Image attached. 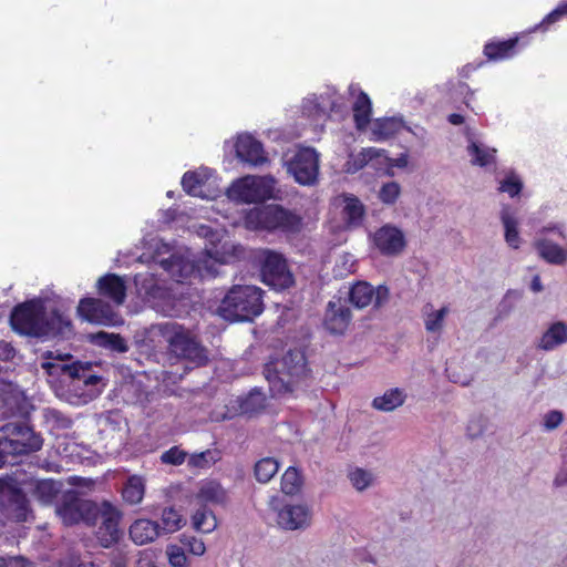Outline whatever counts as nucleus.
<instances>
[{"label":"nucleus","instance_id":"f257e3e1","mask_svg":"<svg viewBox=\"0 0 567 567\" xmlns=\"http://www.w3.org/2000/svg\"><path fill=\"white\" fill-rule=\"evenodd\" d=\"M10 324L19 334L35 338L63 336L72 330L71 320L58 309L48 317L41 299L17 305L11 311Z\"/></svg>","mask_w":567,"mask_h":567},{"label":"nucleus","instance_id":"f03ea898","mask_svg":"<svg viewBox=\"0 0 567 567\" xmlns=\"http://www.w3.org/2000/svg\"><path fill=\"white\" fill-rule=\"evenodd\" d=\"M309 372L307 359L299 350H289L280 360L270 361L264 368L271 391L277 393L292 392Z\"/></svg>","mask_w":567,"mask_h":567},{"label":"nucleus","instance_id":"7ed1b4c3","mask_svg":"<svg viewBox=\"0 0 567 567\" xmlns=\"http://www.w3.org/2000/svg\"><path fill=\"white\" fill-rule=\"evenodd\" d=\"M244 225L249 230L293 234L300 230L302 219L278 204H268L249 209L244 216Z\"/></svg>","mask_w":567,"mask_h":567},{"label":"nucleus","instance_id":"20e7f679","mask_svg":"<svg viewBox=\"0 0 567 567\" xmlns=\"http://www.w3.org/2000/svg\"><path fill=\"white\" fill-rule=\"evenodd\" d=\"M262 310V290L256 286H234L219 306L220 316L230 321H250Z\"/></svg>","mask_w":567,"mask_h":567},{"label":"nucleus","instance_id":"39448f33","mask_svg":"<svg viewBox=\"0 0 567 567\" xmlns=\"http://www.w3.org/2000/svg\"><path fill=\"white\" fill-rule=\"evenodd\" d=\"M162 334L168 343L169 351L195 367H204L208 362L207 350L185 327L168 322L162 327Z\"/></svg>","mask_w":567,"mask_h":567},{"label":"nucleus","instance_id":"423d86ee","mask_svg":"<svg viewBox=\"0 0 567 567\" xmlns=\"http://www.w3.org/2000/svg\"><path fill=\"white\" fill-rule=\"evenodd\" d=\"M0 445H3L14 460L40 451L43 439L27 422H9L0 427Z\"/></svg>","mask_w":567,"mask_h":567},{"label":"nucleus","instance_id":"0eeeda50","mask_svg":"<svg viewBox=\"0 0 567 567\" xmlns=\"http://www.w3.org/2000/svg\"><path fill=\"white\" fill-rule=\"evenodd\" d=\"M254 262L259 267L261 280L277 290L287 289L295 284L287 260L282 254L268 248L254 252Z\"/></svg>","mask_w":567,"mask_h":567},{"label":"nucleus","instance_id":"6e6552de","mask_svg":"<svg viewBox=\"0 0 567 567\" xmlns=\"http://www.w3.org/2000/svg\"><path fill=\"white\" fill-rule=\"evenodd\" d=\"M0 512L9 520L22 523L31 513L29 499L12 477L0 478Z\"/></svg>","mask_w":567,"mask_h":567},{"label":"nucleus","instance_id":"1a4fd4ad","mask_svg":"<svg viewBox=\"0 0 567 567\" xmlns=\"http://www.w3.org/2000/svg\"><path fill=\"white\" fill-rule=\"evenodd\" d=\"M56 513L65 526L84 523L87 526L96 525L99 505L92 501L81 498L76 493L70 492L63 496L56 507Z\"/></svg>","mask_w":567,"mask_h":567},{"label":"nucleus","instance_id":"9d476101","mask_svg":"<svg viewBox=\"0 0 567 567\" xmlns=\"http://www.w3.org/2000/svg\"><path fill=\"white\" fill-rule=\"evenodd\" d=\"M288 172L300 185H312L319 174V156L311 147L300 148L287 163Z\"/></svg>","mask_w":567,"mask_h":567},{"label":"nucleus","instance_id":"9b49d317","mask_svg":"<svg viewBox=\"0 0 567 567\" xmlns=\"http://www.w3.org/2000/svg\"><path fill=\"white\" fill-rule=\"evenodd\" d=\"M122 514L110 502L104 501L99 505L96 523L100 522L96 530V538L101 546L107 548L118 542L121 536L120 520Z\"/></svg>","mask_w":567,"mask_h":567},{"label":"nucleus","instance_id":"f8f14e48","mask_svg":"<svg viewBox=\"0 0 567 567\" xmlns=\"http://www.w3.org/2000/svg\"><path fill=\"white\" fill-rule=\"evenodd\" d=\"M390 299V289L385 285L373 287L368 281H357L349 289V301L357 309L373 305L375 309L382 308Z\"/></svg>","mask_w":567,"mask_h":567},{"label":"nucleus","instance_id":"ddd939ff","mask_svg":"<svg viewBox=\"0 0 567 567\" xmlns=\"http://www.w3.org/2000/svg\"><path fill=\"white\" fill-rule=\"evenodd\" d=\"M79 316L90 322L95 324L109 326L113 323V318L115 316L110 303L103 301L97 298H82L78 306Z\"/></svg>","mask_w":567,"mask_h":567},{"label":"nucleus","instance_id":"4468645a","mask_svg":"<svg viewBox=\"0 0 567 567\" xmlns=\"http://www.w3.org/2000/svg\"><path fill=\"white\" fill-rule=\"evenodd\" d=\"M525 35H516L506 40L493 38L484 44L483 54L487 61L498 62L516 55L526 45Z\"/></svg>","mask_w":567,"mask_h":567},{"label":"nucleus","instance_id":"2eb2a0df","mask_svg":"<svg viewBox=\"0 0 567 567\" xmlns=\"http://www.w3.org/2000/svg\"><path fill=\"white\" fill-rule=\"evenodd\" d=\"M42 368L47 370L49 374L61 372V374L68 375L72 380L81 381L85 385H95L101 380L99 375L92 373L90 363H82L80 361L72 363L43 362Z\"/></svg>","mask_w":567,"mask_h":567},{"label":"nucleus","instance_id":"dca6fc26","mask_svg":"<svg viewBox=\"0 0 567 567\" xmlns=\"http://www.w3.org/2000/svg\"><path fill=\"white\" fill-rule=\"evenodd\" d=\"M233 190L245 203H257L271 197V186L266 178L245 177L234 184Z\"/></svg>","mask_w":567,"mask_h":567},{"label":"nucleus","instance_id":"f3484780","mask_svg":"<svg viewBox=\"0 0 567 567\" xmlns=\"http://www.w3.org/2000/svg\"><path fill=\"white\" fill-rule=\"evenodd\" d=\"M352 320V313L349 307L341 302V299L337 301L330 300L327 305L323 327L331 334H344L348 330Z\"/></svg>","mask_w":567,"mask_h":567},{"label":"nucleus","instance_id":"a211bd4d","mask_svg":"<svg viewBox=\"0 0 567 567\" xmlns=\"http://www.w3.org/2000/svg\"><path fill=\"white\" fill-rule=\"evenodd\" d=\"M373 243L379 251L385 256H396L401 254L406 246L403 233L391 225L379 228L374 233Z\"/></svg>","mask_w":567,"mask_h":567},{"label":"nucleus","instance_id":"6ab92c4d","mask_svg":"<svg viewBox=\"0 0 567 567\" xmlns=\"http://www.w3.org/2000/svg\"><path fill=\"white\" fill-rule=\"evenodd\" d=\"M235 151L237 157L241 162L248 163L252 166H259L268 162L262 143L250 134H243L238 136L235 144Z\"/></svg>","mask_w":567,"mask_h":567},{"label":"nucleus","instance_id":"aec40b11","mask_svg":"<svg viewBox=\"0 0 567 567\" xmlns=\"http://www.w3.org/2000/svg\"><path fill=\"white\" fill-rule=\"evenodd\" d=\"M277 523L287 530L305 529L310 526L311 512L306 505H286L278 512Z\"/></svg>","mask_w":567,"mask_h":567},{"label":"nucleus","instance_id":"412c9836","mask_svg":"<svg viewBox=\"0 0 567 567\" xmlns=\"http://www.w3.org/2000/svg\"><path fill=\"white\" fill-rule=\"evenodd\" d=\"M97 293L112 300L116 305H122L126 298L125 281L116 274H106L96 282Z\"/></svg>","mask_w":567,"mask_h":567},{"label":"nucleus","instance_id":"4be33fe9","mask_svg":"<svg viewBox=\"0 0 567 567\" xmlns=\"http://www.w3.org/2000/svg\"><path fill=\"white\" fill-rule=\"evenodd\" d=\"M210 177L212 171L206 167L187 171L182 177V187L186 194L193 197L206 198L204 187Z\"/></svg>","mask_w":567,"mask_h":567},{"label":"nucleus","instance_id":"5701e85b","mask_svg":"<svg viewBox=\"0 0 567 567\" xmlns=\"http://www.w3.org/2000/svg\"><path fill=\"white\" fill-rule=\"evenodd\" d=\"M161 534L159 524L152 519L140 518L130 526V537L137 545L154 542Z\"/></svg>","mask_w":567,"mask_h":567},{"label":"nucleus","instance_id":"b1692460","mask_svg":"<svg viewBox=\"0 0 567 567\" xmlns=\"http://www.w3.org/2000/svg\"><path fill=\"white\" fill-rule=\"evenodd\" d=\"M227 491L215 480L205 481L196 493V499L200 505H223L227 502Z\"/></svg>","mask_w":567,"mask_h":567},{"label":"nucleus","instance_id":"393cba45","mask_svg":"<svg viewBox=\"0 0 567 567\" xmlns=\"http://www.w3.org/2000/svg\"><path fill=\"white\" fill-rule=\"evenodd\" d=\"M161 266L177 282H183L195 272V265L183 256L172 255L161 261Z\"/></svg>","mask_w":567,"mask_h":567},{"label":"nucleus","instance_id":"a878e982","mask_svg":"<svg viewBox=\"0 0 567 567\" xmlns=\"http://www.w3.org/2000/svg\"><path fill=\"white\" fill-rule=\"evenodd\" d=\"M567 342V323L563 321L554 322L543 333L538 348L545 351L554 350L555 348Z\"/></svg>","mask_w":567,"mask_h":567},{"label":"nucleus","instance_id":"bb28decb","mask_svg":"<svg viewBox=\"0 0 567 567\" xmlns=\"http://www.w3.org/2000/svg\"><path fill=\"white\" fill-rule=\"evenodd\" d=\"M534 247L548 264L563 265L567 260V250L549 239H537Z\"/></svg>","mask_w":567,"mask_h":567},{"label":"nucleus","instance_id":"cd10ccee","mask_svg":"<svg viewBox=\"0 0 567 567\" xmlns=\"http://www.w3.org/2000/svg\"><path fill=\"white\" fill-rule=\"evenodd\" d=\"M352 112L353 121L357 128H365L371 121L372 113V103L369 95L365 92L360 91L353 103Z\"/></svg>","mask_w":567,"mask_h":567},{"label":"nucleus","instance_id":"c85d7f7f","mask_svg":"<svg viewBox=\"0 0 567 567\" xmlns=\"http://www.w3.org/2000/svg\"><path fill=\"white\" fill-rule=\"evenodd\" d=\"M364 215L365 207L362 202L354 195H346L342 216L347 225L354 227L360 226Z\"/></svg>","mask_w":567,"mask_h":567},{"label":"nucleus","instance_id":"c756f323","mask_svg":"<svg viewBox=\"0 0 567 567\" xmlns=\"http://www.w3.org/2000/svg\"><path fill=\"white\" fill-rule=\"evenodd\" d=\"M471 156V164L474 166L486 167L496 163V150L471 141L466 147Z\"/></svg>","mask_w":567,"mask_h":567},{"label":"nucleus","instance_id":"7c9ffc66","mask_svg":"<svg viewBox=\"0 0 567 567\" xmlns=\"http://www.w3.org/2000/svg\"><path fill=\"white\" fill-rule=\"evenodd\" d=\"M145 494V482L142 476L132 475L125 482L122 488V497L130 505H137L142 502Z\"/></svg>","mask_w":567,"mask_h":567},{"label":"nucleus","instance_id":"2f4dec72","mask_svg":"<svg viewBox=\"0 0 567 567\" xmlns=\"http://www.w3.org/2000/svg\"><path fill=\"white\" fill-rule=\"evenodd\" d=\"M404 401V392L399 388H394L388 390L383 395L374 398L372 406L379 411L391 412L401 406Z\"/></svg>","mask_w":567,"mask_h":567},{"label":"nucleus","instance_id":"473e14b6","mask_svg":"<svg viewBox=\"0 0 567 567\" xmlns=\"http://www.w3.org/2000/svg\"><path fill=\"white\" fill-rule=\"evenodd\" d=\"M501 220L505 229V241L513 249H518L520 246L518 220L511 214L507 208L502 210Z\"/></svg>","mask_w":567,"mask_h":567},{"label":"nucleus","instance_id":"72a5a7b5","mask_svg":"<svg viewBox=\"0 0 567 567\" xmlns=\"http://www.w3.org/2000/svg\"><path fill=\"white\" fill-rule=\"evenodd\" d=\"M193 526L202 533H210L217 527L214 512L206 505H200L192 516Z\"/></svg>","mask_w":567,"mask_h":567},{"label":"nucleus","instance_id":"f704fd0d","mask_svg":"<svg viewBox=\"0 0 567 567\" xmlns=\"http://www.w3.org/2000/svg\"><path fill=\"white\" fill-rule=\"evenodd\" d=\"M92 341L106 349L117 351V352H126L127 344L118 333H109L105 331H100L92 336Z\"/></svg>","mask_w":567,"mask_h":567},{"label":"nucleus","instance_id":"c9c22d12","mask_svg":"<svg viewBox=\"0 0 567 567\" xmlns=\"http://www.w3.org/2000/svg\"><path fill=\"white\" fill-rule=\"evenodd\" d=\"M279 463L274 457H264L255 464V476L260 483H268L278 472Z\"/></svg>","mask_w":567,"mask_h":567},{"label":"nucleus","instance_id":"e433bc0d","mask_svg":"<svg viewBox=\"0 0 567 567\" xmlns=\"http://www.w3.org/2000/svg\"><path fill=\"white\" fill-rule=\"evenodd\" d=\"M302 485V477L300 472L293 467L289 466L281 477V491L286 495H295L297 494Z\"/></svg>","mask_w":567,"mask_h":567},{"label":"nucleus","instance_id":"4c0bfd02","mask_svg":"<svg viewBox=\"0 0 567 567\" xmlns=\"http://www.w3.org/2000/svg\"><path fill=\"white\" fill-rule=\"evenodd\" d=\"M161 520L159 527L164 534L174 533L181 529L184 524L183 516L173 507L164 508Z\"/></svg>","mask_w":567,"mask_h":567},{"label":"nucleus","instance_id":"58836bf2","mask_svg":"<svg viewBox=\"0 0 567 567\" xmlns=\"http://www.w3.org/2000/svg\"><path fill=\"white\" fill-rule=\"evenodd\" d=\"M58 493L59 487L53 480L38 481L33 489L34 496L44 504L51 503Z\"/></svg>","mask_w":567,"mask_h":567},{"label":"nucleus","instance_id":"ea45409f","mask_svg":"<svg viewBox=\"0 0 567 567\" xmlns=\"http://www.w3.org/2000/svg\"><path fill=\"white\" fill-rule=\"evenodd\" d=\"M567 18V0H561L558 6L546 14L543 20L536 24L533 31H547L551 24L560 21L561 19Z\"/></svg>","mask_w":567,"mask_h":567},{"label":"nucleus","instance_id":"a19ab883","mask_svg":"<svg viewBox=\"0 0 567 567\" xmlns=\"http://www.w3.org/2000/svg\"><path fill=\"white\" fill-rule=\"evenodd\" d=\"M219 452L216 450H206L200 453L192 454L187 461L189 467L208 468L219 460Z\"/></svg>","mask_w":567,"mask_h":567},{"label":"nucleus","instance_id":"79ce46f5","mask_svg":"<svg viewBox=\"0 0 567 567\" xmlns=\"http://www.w3.org/2000/svg\"><path fill=\"white\" fill-rule=\"evenodd\" d=\"M378 156V150L373 147L362 148L361 152L353 157V161H348V172H357L363 168L370 161Z\"/></svg>","mask_w":567,"mask_h":567},{"label":"nucleus","instance_id":"37998d69","mask_svg":"<svg viewBox=\"0 0 567 567\" xmlns=\"http://www.w3.org/2000/svg\"><path fill=\"white\" fill-rule=\"evenodd\" d=\"M447 313L449 308L446 306L442 307L440 310L426 313L424 319L426 331L432 333L440 332L443 328L444 318Z\"/></svg>","mask_w":567,"mask_h":567},{"label":"nucleus","instance_id":"c03bdc74","mask_svg":"<svg viewBox=\"0 0 567 567\" xmlns=\"http://www.w3.org/2000/svg\"><path fill=\"white\" fill-rule=\"evenodd\" d=\"M401 194V187L396 182H389L382 185L379 190V199L385 205L394 204Z\"/></svg>","mask_w":567,"mask_h":567},{"label":"nucleus","instance_id":"a18cd8bd","mask_svg":"<svg viewBox=\"0 0 567 567\" xmlns=\"http://www.w3.org/2000/svg\"><path fill=\"white\" fill-rule=\"evenodd\" d=\"M181 543L184 549H187L195 556H202L206 551L204 542L195 536L183 534L181 536Z\"/></svg>","mask_w":567,"mask_h":567},{"label":"nucleus","instance_id":"49530a36","mask_svg":"<svg viewBox=\"0 0 567 567\" xmlns=\"http://www.w3.org/2000/svg\"><path fill=\"white\" fill-rule=\"evenodd\" d=\"M167 556L172 567H189L184 548L177 545H171L167 547Z\"/></svg>","mask_w":567,"mask_h":567},{"label":"nucleus","instance_id":"de8ad7c7","mask_svg":"<svg viewBox=\"0 0 567 567\" xmlns=\"http://www.w3.org/2000/svg\"><path fill=\"white\" fill-rule=\"evenodd\" d=\"M186 456V452L178 446H173L162 454L161 461L165 464L181 465L185 462Z\"/></svg>","mask_w":567,"mask_h":567},{"label":"nucleus","instance_id":"09e8293b","mask_svg":"<svg viewBox=\"0 0 567 567\" xmlns=\"http://www.w3.org/2000/svg\"><path fill=\"white\" fill-rule=\"evenodd\" d=\"M396 128V123L392 118L378 120L374 127V133L381 138L385 140L391 137Z\"/></svg>","mask_w":567,"mask_h":567},{"label":"nucleus","instance_id":"8fccbe9b","mask_svg":"<svg viewBox=\"0 0 567 567\" xmlns=\"http://www.w3.org/2000/svg\"><path fill=\"white\" fill-rule=\"evenodd\" d=\"M523 188L522 182L515 176H507L499 185L498 190L507 193L511 197L517 196Z\"/></svg>","mask_w":567,"mask_h":567},{"label":"nucleus","instance_id":"3c124183","mask_svg":"<svg viewBox=\"0 0 567 567\" xmlns=\"http://www.w3.org/2000/svg\"><path fill=\"white\" fill-rule=\"evenodd\" d=\"M349 477L352 485L358 491H363L365 487L370 485L371 482V475L362 468H355L353 472L350 473Z\"/></svg>","mask_w":567,"mask_h":567},{"label":"nucleus","instance_id":"603ef678","mask_svg":"<svg viewBox=\"0 0 567 567\" xmlns=\"http://www.w3.org/2000/svg\"><path fill=\"white\" fill-rule=\"evenodd\" d=\"M564 420V414L558 410H551L544 416V426L548 431L558 427Z\"/></svg>","mask_w":567,"mask_h":567},{"label":"nucleus","instance_id":"864d4df0","mask_svg":"<svg viewBox=\"0 0 567 567\" xmlns=\"http://www.w3.org/2000/svg\"><path fill=\"white\" fill-rule=\"evenodd\" d=\"M16 355V349L10 342L0 340V360L10 361Z\"/></svg>","mask_w":567,"mask_h":567},{"label":"nucleus","instance_id":"5fc2aeb1","mask_svg":"<svg viewBox=\"0 0 567 567\" xmlns=\"http://www.w3.org/2000/svg\"><path fill=\"white\" fill-rule=\"evenodd\" d=\"M457 90L460 94H464V103L466 106H470V99L473 95V91L470 89V86L465 82H460L457 84Z\"/></svg>","mask_w":567,"mask_h":567},{"label":"nucleus","instance_id":"6e6d98bb","mask_svg":"<svg viewBox=\"0 0 567 567\" xmlns=\"http://www.w3.org/2000/svg\"><path fill=\"white\" fill-rule=\"evenodd\" d=\"M111 567H127V558L124 554L117 553L111 559Z\"/></svg>","mask_w":567,"mask_h":567},{"label":"nucleus","instance_id":"4d7b16f0","mask_svg":"<svg viewBox=\"0 0 567 567\" xmlns=\"http://www.w3.org/2000/svg\"><path fill=\"white\" fill-rule=\"evenodd\" d=\"M481 65H482V63H480L477 65L468 63V64L462 66V69L458 71V74L463 79H468L471 76V74L474 71H476Z\"/></svg>","mask_w":567,"mask_h":567},{"label":"nucleus","instance_id":"13d9d810","mask_svg":"<svg viewBox=\"0 0 567 567\" xmlns=\"http://www.w3.org/2000/svg\"><path fill=\"white\" fill-rule=\"evenodd\" d=\"M8 463H14L13 458L9 451L3 445H0V468Z\"/></svg>","mask_w":567,"mask_h":567},{"label":"nucleus","instance_id":"bf43d9fd","mask_svg":"<svg viewBox=\"0 0 567 567\" xmlns=\"http://www.w3.org/2000/svg\"><path fill=\"white\" fill-rule=\"evenodd\" d=\"M447 121L452 125H462L465 122V117L458 113H452L449 115Z\"/></svg>","mask_w":567,"mask_h":567},{"label":"nucleus","instance_id":"052dcab7","mask_svg":"<svg viewBox=\"0 0 567 567\" xmlns=\"http://www.w3.org/2000/svg\"><path fill=\"white\" fill-rule=\"evenodd\" d=\"M567 484V470L559 472L555 477V485L563 486Z\"/></svg>","mask_w":567,"mask_h":567},{"label":"nucleus","instance_id":"680f3d73","mask_svg":"<svg viewBox=\"0 0 567 567\" xmlns=\"http://www.w3.org/2000/svg\"><path fill=\"white\" fill-rule=\"evenodd\" d=\"M530 288L535 292H539L543 290V285L540 282V278L538 276H535L532 280Z\"/></svg>","mask_w":567,"mask_h":567},{"label":"nucleus","instance_id":"e2e57ef3","mask_svg":"<svg viewBox=\"0 0 567 567\" xmlns=\"http://www.w3.org/2000/svg\"><path fill=\"white\" fill-rule=\"evenodd\" d=\"M135 567H157L152 560L141 558L137 560Z\"/></svg>","mask_w":567,"mask_h":567},{"label":"nucleus","instance_id":"0e129e2a","mask_svg":"<svg viewBox=\"0 0 567 567\" xmlns=\"http://www.w3.org/2000/svg\"><path fill=\"white\" fill-rule=\"evenodd\" d=\"M543 231H557V234H558L561 238H565V234H564V231H563L558 226L545 227V228L543 229Z\"/></svg>","mask_w":567,"mask_h":567},{"label":"nucleus","instance_id":"69168bd1","mask_svg":"<svg viewBox=\"0 0 567 567\" xmlns=\"http://www.w3.org/2000/svg\"><path fill=\"white\" fill-rule=\"evenodd\" d=\"M76 567H97V566L92 561H81L76 565Z\"/></svg>","mask_w":567,"mask_h":567},{"label":"nucleus","instance_id":"338daca9","mask_svg":"<svg viewBox=\"0 0 567 567\" xmlns=\"http://www.w3.org/2000/svg\"><path fill=\"white\" fill-rule=\"evenodd\" d=\"M472 429H473V423H471V424L468 425L467 430H468V433H470V435H471V436H475L476 434L471 433Z\"/></svg>","mask_w":567,"mask_h":567},{"label":"nucleus","instance_id":"774afa93","mask_svg":"<svg viewBox=\"0 0 567 567\" xmlns=\"http://www.w3.org/2000/svg\"><path fill=\"white\" fill-rule=\"evenodd\" d=\"M0 567H6L3 558L0 557Z\"/></svg>","mask_w":567,"mask_h":567}]
</instances>
